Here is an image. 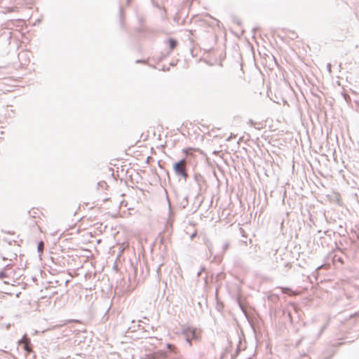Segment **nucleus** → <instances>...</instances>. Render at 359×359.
Listing matches in <instances>:
<instances>
[{"label": "nucleus", "mask_w": 359, "mask_h": 359, "mask_svg": "<svg viewBox=\"0 0 359 359\" xmlns=\"http://www.w3.org/2000/svg\"><path fill=\"white\" fill-rule=\"evenodd\" d=\"M173 170L177 176L181 177L185 181L188 179L189 173L185 159H182L175 163L173 164Z\"/></svg>", "instance_id": "1"}, {"label": "nucleus", "mask_w": 359, "mask_h": 359, "mask_svg": "<svg viewBox=\"0 0 359 359\" xmlns=\"http://www.w3.org/2000/svg\"><path fill=\"white\" fill-rule=\"evenodd\" d=\"M7 276H6V272H1L0 273V280H3L4 283L6 284H8V281L7 280H4V278H6Z\"/></svg>", "instance_id": "6"}, {"label": "nucleus", "mask_w": 359, "mask_h": 359, "mask_svg": "<svg viewBox=\"0 0 359 359\" xmlns=\"http://www.w3.org/2000/svg\"><path fill=\"white\" fill-rule=\"evenodd\" d=\"M171 347H172V345H170V344H168V348H171Z\"/></svg>", "instance_id": "8"}, {"label": "nucleus", "mask_w": 359, "mask_h": 359, "mask_svg": "<svg viewBox=\"0 0 359 359\" xmlns=\"http://www.w3.org/2000/svg\"><path fill=\"white\" fill-rule=\"evenodd\" d=\"M168 43L171 50L175 49L177 45V41L174 39H168Z\"/></svg>", "instance_id": "4"}, {"label": "nucleus", "mask_w": 359, "mask_h": 359, "mask_svg": "<svg viewBox=\"0 0 359 359\" xmlns=\"http://www.w3.org/2000/svg\"><path fill=\"white\" fill-rule=\"evenodd\" d=\"M280 289L281 290L283 293L287 294L290 296H297V295L299 294V292H294L291 288H289V287H280Z\"/></svg>", "instance_id": "3"}, {"label": "nucleus", "mask_w": 359, "mask_h": 359, "mask_svg": "<svg viewBox=\"0 0 359 359\" xmlns=\"http://www.w3.org/2000/svg\"><path fill=\"white\" fill-rule=\"evenodd\" d=\"M18 343L23 344V348L27 353L32 352L30 339L26 335H25Z\"/></svg>", "instance_id": "2"}, {"label": "nucleus", "mask_w": 359, "mask_h": 359, "mask_svg": "<svg viewBox=\"0 0 359 359\" xmlns=\"http://www.w3.org/2000/svg\"><path fill=\"white\" fill-rule=\"evenodd\" d=\"M39 251L42 252L43 249V243L41 241L38 245Z\"/></svg>", "instance_id": "7"}, {"label": "nucleus", "mask_w": 359, "mask_h": 359, "mask_svg": "<svg viewBox=\"0 0 359 359\" xmlns=\"http://www.w3.org/2000/svg\"><path fill=\"white\" fill-rule=\"evenodd\" d=\"M196 149H194L192 147H188V148H184L183 150H182V152L188 156V155H192L193 154V151H196Z\"/></svg>", "instance_id": "5"}]
</instances>
